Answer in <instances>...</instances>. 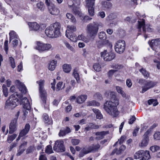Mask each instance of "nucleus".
<instances>
[{
  "mask_svg": "<svg viewBox=\"0 0 160 160\" xmlns=\"http://www.w3.org/2000/svg\"><path fill=\"white\" fill-rule=\"evenodd\" d=\"M119 104L118 100H116L114 102L112 101H107L104 105L103 108L106 112L113 118L117 117L119 114L116 106Z\"/></svg>",
  "mask_w": 160,
  "mask_h": 160,
  "instance_id": "f257e3e1",
  "label": "nucleus"
},
{
  "mask_svg": "<svg viewBox=\"0 0 160 160\" xmlns=\"http://www.w3.org/2000/svg\"><path fill=\"white\" fill-rule=\"evenodd\" d=\"M18 95L15 92L11 95L6 101L5 104L6 108H12L15 107L18 103V100L17 98Z\"/></svg>",
  "mask_w": 160,
  "mask_h": 160,
  "instance_id": "f03ea898",
  "label": "nucleus"
},
{
  "mask_svg": "<svg viewBox=\"0 0 160 160\" xmlns=\"http://www.w3.org/2000/svg\"><path fill=\"white\" fill-rule=\"evenodd\" d=\"M35 48L40 52L52 50V45L49 43H45L39 41L37 42Z\"/></svg>",
  "mask_w": 160,
  "mask_h": 160,
  "instance_id": "7ed1b4c3",
  "label": "nucleus"
},
{
  "mask_svg": "<svg viewBox=\"0 0 160 160\" xmlns=\"http://www.w3.org/2000/svg\"><path fill=\"white\" fill-rule=\"evenodd\" d=\"M99 24L93 23L89 24L87 26V32L91 37H95L98 32Z\"/></svg>",
  "mask_w": 160,
  "mask_h": 160,
  "instance_id": "20e7f679",
  "label": "nucleus"
},
{
  "mask_svg": "<svg viewBox=\"0 0 160 160\" xmlns=\"http://www.w3.org/2000/svg\"><path fill=\"white\" fill-rule=\"evenodd\" d=\"M134 157L136 159L142 157V160H148L150 158V156L149 151L140 150L135 153Z\"/></svg>",
  "mask_w": 160,
  "mask_h": 160,
  "instance_id": "39448f33",
  "label": "nucleus"
},
{
  "mask_svg": "<svg viewBox=\"0 0 160 160\" xmlns=\"http://www.w3.org/2000/svg\"><path fill=\"white\" fill-rule=\"evenodd\" d=\"M101 56L103 60L106 61H110L113 59L115 57V54L112 52H108L107 50H104L100 53Z\"/></svg>",
  "mask_w": 160,
  "mask_h": 160,
  "instance_id": "423d86ee",
  "label": "nucleus"
},
{
  "mask_svg": "<svg viewBox=\"0 0 160 160\" xmlns=\"http://www.w3.org/2000/svg\"><path fill=\"white\" fill-rule=\"evenodd\" d=\"M115 49L118 53L121 54L125 50V43L123 40L118 41L115 44Z\"/></svg>",
  "mask_w": 160,
  "mask_h": 160,
  "instance_id": "0eeeda50",
  "label": "nucleus"
},
{
  "mask_svg": "<svg viewBox=\"0 0 160 160\" xmlns=\"http://www.w3.org/2000/svg\"><path fill=\"white\" fill-rule=\"evenodd\" d=\"M150 132L149 130H147L143 135L142 138L139 143V146L141 148L146 147L149 142L148 135Z\"/></svg>",
  "mask_w": 160,
  "mask_h": 160,
  "instance_id": "6e6552de",
  "label": "nucleus"
},
{
  "mask_svg": "<svg viewBox=\"0 0 160 160\" xmlns=\"http://www.w3.org/2000/svg\"><path fill=\"white\" fill-rule=\"evenodd\" d=\"M53 150L57 152H63L65 151V148L64 145V142L62 140H58L56 141L53 147Z\"/></svg>",
  "mask_w": 160,
  "mask_h": 160,
  "instance_id": "1a4fd4ad",
  "label": "nucleus"
},
{
  "mask_svg": "<svg viewBox=\"0 0 160 160\" xmlns=\"http://www.w3.org/2000/svg\"><path fill=\"white\" fill-rule=\"evenodd\" d=\"M148 43L153 50L156 51L158 49H160V38L152 40Z\"/></svg>",
  "mask_w": 160,
  "mask_h": 160,
  "instance_id": "9d476101",
  "label": "nucleus"
},
{
  "mask_svg": "<svg viewBox=\"0 0 160 160\" xmlns=\"http://www.w3.org/2000/svg\"><path fill=\"white\" fill-rule=\"evenodd\" d=\"M53 28V31L56 38L59 37L60 35V29L61 28L60 23L59 22H55L51 25Z\"/></svg>",
  "mask_w": 160,
  "mask_h": 160,
  "instance_id": "9b49d317",
  "label": "nucleus"
},
{
  "mask_svg": "<svg viewBox=\"0 0 160 160\" xmlns=\"http://www.w3.org/2000/svg\"><path fill=\"white\" fill-rule=\"evenodd\" d=\"M138 29L139 30H140L141 28H142L143 31L144 32H145L146 31V29L147 31L149 32H151V28L149 27V25H145V20L144 19H142L141 21H138Z\"/></svg>",
  "mask_w": 160,
  "mask_h": 160,
  "instance_id": "f8f14e48",
  "label": "nucleus"
},
{
  "mask_svg": "<svg viewBox=\"0 0 160 160\" xmlns=\"http://www.w3.org/2000/svg\"><path fill=\"white\" fill-rule=\"evenodd\" d=\"M30 125L29 124L27 123L26 124L24 129L21 130L20 132L19 136L16 140L17 141L19 140L21 137L25 136L28 134L30 130Z\"/></svg>",
  "mask_w": 160,
  "mask_h": 160,
  "instance_id": "ddd939ff",
  "label": "nucleus"
},
{
  "mask_svg": "<svg viewBox=\"0 0 160 160\" xmlns=\"http://www.w3.org/2000/svg\"><path fill=\"white\" fill-rule=\"evenodd\" d=\"M156 84L155 82L151 81H147L146 82L145 85L142 87V92L144 93L149 89L153 87Z\"/></svg>",
  "mask_w": 160,
  "mask_h": 160,
  "instance_id": "4468645a",
  "label": "nucleus"
},
{
  "mask_svg": "<svg viewBox=\"0 0 160 160\" xmlns=\"http://www.w3.org/2000/svg\"><path fill=\"white\" fill-rule=\"evenodd\" d=\"M18 125L17 120L14 119L12 120L9 124V133L12 134L17 130Z\"/></svg>",
  "mask_w": 160,
  "mask_h": 160,
  "instance_id": "2eb2a0df",
  "label": "nucleus"
},
{
  "mask_svg": "<svg viewBox=\"0 0 160 160\" xmlns=\"http://www.w3.org/2000/svg\"><path fill=\"white\" fill-rule=\"evenodd\" d=\"M15 83L18 86L20 91L22 93L24 94L26 92V88L23 83L21 82L19 80H17L15 81Z\"/></svg>",
  "mask_w": 160,
  "mask_h": 160,
  "instance_id": "dca6fc26",
  "label": "nucleus"
},
{
  "mask_svg": "<svg viewBox=\"0 0 160 160\" xmlns=\"http://www.w3.org/2000/svg\"><path fill=\"white\" fill-rule=\"evenodd\" d=\"M53 28L51 27V25L47 28L45 31V32L46 35L49 37L51 38H56L53 31Z\"/></svg>",
  "mask_w": 160,
  "mask_h": 160,
  "instance_id": "f3484780",
  "label": "nucleus"
},
{
  "mask_svg": "<svg viewBox=\"0 0 160 160\" xmlns=\"http://www.w3.org/2000/svg\"><path fill=\"white\" fill-rule=\"evenodd\" d=\"M87 148L89 152V153L91 152L98 151V150L101 149L100 146L99 144L92 145L89 146Z\"/></svg>",
  "mask_w": 160,
  "mask_h": 160,
  "instance_id": "a211bd4d",
  "label": "nucleus"
},
{
  "mask_svg": "<svg viewBox=\"0 0 160 160\" xmlns=\"http://www.w3.org/2000/svg\"><path fill=\"white\" fill-rule=\"evenodd\" d=\"M40 96L43 103H46L47 97V93L46 91L44 89L39 90Z\"/></svg>",
  "mask_w": 160,
  "mask_h": 160,
  "instance_id": "6ab92c4d",
  "label": "nucleus"
},
{
  "mask_svg": "<svg viewBox=\"0 0 160 160\" xmlns=\"http://www.w3.org/2000/svg\"><path fill=\"white\" fill-rule=\"evenodd\" d=\"M22 102L23 105V108L27 110L30 108V105L28 100L26 97H24L22 100Z\"/></svg>",
  "mask_w": 160,
  "mask_h": 160,
  "instance_id": "aec40b11",
  "label": "nucleus"
},
{
  "mask_svg": "<svg viewBox=\"0 0 160 160\" xmlns=\"http://www.w3.org/2000/svg\"><path fill=\"white\" fill-rule=\"evenodd\" d=\"M28 25L29 26L30 29L31 30L34 31L38 30L40 27L39 24L36 22H28Z\"/></svg>",
  "mask_w": 160,
  "mask_h": 160,
  "instance_id": "412c9836",
  "label": "nucleus"
},
{
  "mask_svg": "<svg viewBox=\"0 0 160 160\" xmlns=\"http://www.w3.org/2000/svg\"><path fill=\"white\" fill-rule=\"evenodd\" d=\"M108 133V132L104 131L96 132L95 135L97 137L96 138L98 140L102 139L104 138V136Z\"/></svg>",
  "mask_w": 160,
  "mask_h": 160,
  "instance_id": "4be33fe9",
  "label": "nucleus"
},
{
  "mask_svg": "<svg viewBox=\"0 0 160 160\" xmlns=\"http://www.w3.org/2000/svg\"><path fill=\"white\" fill-rule=\"evenodd\" d=\"M87 96L86 95H81L78 96L76 98V102L78 103H82L84 102L87 99Z\"/></svg>",
  "mask_w": 160,
  "mask_h": 160,
  "instance_id": "5701e85b",
  "label": "nucleus"
},
{
  "mask_svg": "<svg viewBox=\"0 0 160 160\" xmlns=\"http://www.w3.org/2000/svg\"><path fill=\"white\" fill-rule=\"evenodd\" d=\"M76 28L74 25H68L67 26V29L66 32V35L68 36V34H72L73 32L75 31Z\"/></svg>",
  "mask_w": 160,
  "mask_h": 160,
  "instance_id": "b1692460",
  "label": "nucleus"
},
{
  "mask_svg": "<svg viewBox=\"0 0 160 160\" xmlns=\"http://www.w3.org/2000/svg\"><path fill=\"white\" fill-rule=\"evenodd\" d=\"M49 12L51 14L54 15H58L60 13L59 10L55 7L49 8Z\"/></svg>",
  "mask_w": 160,
  "mask_h": 160,
  "instance_id": "393cba45",
  "label": "nucleus"
},
{
  "mask_svg": "<svg viewBox=\"0 0 160 160\" xmlns=\"http://www.w3.org/2000/svg\"><path fill=\"white\" fill-rule=\"evenodd\" d=\"M57 63V61L53 60L51 61L48 64V68L49 70L53 71L56 68Z\"/></svg>",
  "mask_w": 160,
  "mask_h": 160,
  "instance_id": "a878e982",
  "label": "nucleus"
},
{
  "mask_svg": "<svg viewBox=\"0 0 160 160\" xmlns=\"http://www.w3.org/2000/svg\"><path fill=\"white\" fill-rule=\"evenodd\" d=\"M66 36L71 41L73 42H76L78 39V37H77V36L73 33L68 34V36L67 35Z\"/></svg>",
  "mask_w": 160,
  "mask_h": 160,
  "instance_id": "bb28decb",
  "label": "nucleus"
},
{
  "mask_svg": "<svg viewBox=\"0 0 160 160\" xmlns=\"http://www.w3.org/2000/svg\"><path fill=\"white\" fill-rule=\"evenodd\" d=\"M125 146L122 145L120 147L119 150H118L117 149H114L112 152V154H113L115 153H116L117 154H120L125 150Z\"/></svg>",
  "mask_w": 160,
  "mask_h": 160,
  "instance_id": "cd10ccee",
  "label": "nucleus"
},
{
  "mask_svg": "<svg viewBox=\"0 0 160 160\" xmlns=\"http://www.w3.org/2000/svg\"><path fill=\"white\" fill-rule=\"evenodd\" d=\"M43 121L46 123L48 124H52V122L51 119L49 118L48 116L46 113L43 115Z\"/></svg>",
  "mask_w": 160,
  "mask_h": 160,
  "instance_id": "c85d7f7f",
  "label": "nucleus"
},
{
  "mask_svg": "<svg viewBox=\"0 0 160 160\" xmlns=\"http://www.w3.org/2000/svg\"><path fill=\"white\" fill-rule=\"evenodd\" d=\"M72 76L76 79L77 82L78 83H79L80 82V78L77 69H74L73 71Z\"/></svg>",
  "mask_w": 160,
  "mask_h": 160,
  "instance_id": "c756f323",
  "label": "nucleus"
},
{
  "mask_svg": "<svg viewBox=\"0 0 160 160\" xmlns=\"http://www.w3.org/2000/svg\"><path fill=\"white\" fill-rule=\"evenodd\" d=\"M78 40H81L86 43H88L90 41V38L84 36L83 34L79 35L78 36Z\"/></svg>",
  "mask_w": 160,
  "mask_h": 160,
  "instance_id": "7c9ffc66",
  "label": "nucleus"
},
{
  "mask_svg": "<svg viewBox=\"0 0 160 160\" xmlns=\"http://www.w3.org/2000/svg\"><path fill=\"white\" fill-rule=\"evenodd\" d=\"M93 112L96 114V118L99 119H102L103 118V116L101 113L100 110L97 109H92Z\"/></svg>",
  "mask_w": 160,
  "mask_h": 160,
  "instance_id": "2f4dec72",
  "label": "nucleus"
},
{
  "mask_svg": "<svg viewBox=\"0 0 160 160\" xmlns=\"http://www.w3.org/2000/svg\"><path fill=\"white\" fill-rule=\"evenodd\" d=\"M88 8L89 14L91 16H93L94 14V5H86Z\"/></svg>",
  "mask_w": 160,
  "mask_h": 160,
  "instance_id": "473e14b6",
  "label": "nucleus"
},
{
  "mask_svg": "<svg viewBox=\"0 0 160 160\" xmlns=\"http://www.w3.org/2000/svg\"><path fill=\"white\" fill-rule=\"evenodd\" d=\"M63 71L66 73H69L71 70V67L70 65L64 64L63 66Z\"/></svg>",
  "mask_w": 160,
  "mask_h": 160,
  "instance_id": "72a5a7b5",
  "label": "nucleus"
},
{
  "mask_svg": "<svg viewBox=\"0 0 160 160\" xmlns=\"http://www.w3.org/2000/svg\"><path fill=\"white\" fill-rule=\"evenodd\" d=\"M10 36L9 42H10L12 39L18 38V36L16 33L13 31H11L9 33Z\"/></svg>",
  "mask_w": 160,
  "mask_h": 160,
  "instance_id": "f704fd0d",
  "label": "nucleus"
},
{
  "mask_svg": "<svg viewBox=\"0 0 160 160\" xmlns=\"http://www.w3.org/2000/svg\"><path fill=\"white\" fill-rule=\"evenodd\" d=\"M17 134H13L11 135H8L7 141L8 143H10L17 137Z\"/></svg>",
  "mask_w": 160,
  "mask_h": 160,
  "instance_id": "c9c22d12",
  "label": "nucleus"
},
{
  "mask_svg": "<svg viewBox=\"0 0 160 160\" xmlns=\"http://www.w3.org/2000/svg\"><path fill=\"white\" fill-rule=\"evenodd\" d=\"M116 89L117 92L120 94L123 97H126V94L123 91L122 88L118 86H117L116 87Z\"/></svg>",
  "mask_w": 160,
  "mask_h": 160,
  "instance_id": "e433bc0d",
  "label": "nucleus"
},
{
  "mask_svg": "<svg viewBox=\"0 0 160 160\" xmlns=\"http://www.w3.org/2000/svg\"><path fill=\"white\" fill-rule=\"evenodd\" d=\"M139 71L141 72L145 78H148L149 76V74L146 70L143 68L140 69Z\"/></svg>",
  "mask_w": 160,
  "mask_h": 160,
  "instance_id": "4c0bfd02",
  "label": "nucleus"
},
{
  "mask_svg": "<svg viewBox=\"0 0 160 160\" xmlns=\"http://www.w3.org/2000/svg\"><path fill=\"white\" fill-rule=\"evenodd\" d=\"M65 84L64 83L63 86V82H58L57 85L56 90L58 91L62 89H63L65 87Z\"/></svg>",
  "mask_w": 160,
  "mask_h": 160,
  "instance_id": "58836bf2",
  "label": "nucleus"
},
{
  "mask_svg": "<svg viewBox=\"0 0 160 160\" xmlns=\"http://www.w3.org/2000/svg\"><path fill=\"white\" fill-rule=\"evenodd\" d=\"M102 5L106 8H110L112 7V4L109 2L103 1L102 2Z\"/></svg>",
  "mask_w": 160,
  "mask_h": 160,
  "instance_id": "ea45409f",
  "label": "nucleus"
},
{
  "mask_svg": "<svg viewBox=\"0 0 160 160\" xmlns=\"http://www.w3.org/2000/svg\"><path fill=\"white\" fill-rule=\"evenodd\" d=\"M87 103L88 106H98L100 105V103L95 100L89 101Z\"/></svg>",
  "mask_w": 160,
  "mask_h": 160,
  "instance_id": "a19ab883",
  "label": "nucleus"
},
{
  "mask_svg": "<svg viewBox=\"0 0 160 160\" xmlns=\"http://www.w3.org/2000/svg\"><path fill=\"white\" fill-rule=\"evenodd\" d=\"M158 57V60L156 59L154 60V62L156 63V66L157 68L160 69V54L158 53L157 54Z\"/></svg>",
  "mask_w": 160,
  "mask_h": 160,
  "instance_id": "79ce46f5",
  "label": "nucleus"
},
{
  "mask_svg": "<svg viewBox=\"0 0 160 160\" xmlns=\"http://www.w3.org/2000/svg\"><path fill=\"white\" fill-rule=\"evenodd\" d=\"M45 81L43 80H40L39 81L37 82V83H38L39 86V90L44 89V86Z\"/></svg>",
  "mask_w": 160,
  "mask_h": 160,
  "instance_id": "37998d69",
  "label": "nucleus"
},
{
  "mask_svg": "<svg viewBox=\"0 0 160 160\" xmlns=\"http://www.w3.org/2000/svg\"><path fill=\"white\" fill-rule=\"evenodd\" d=\"M66 16L68 18L71 20V21L73 23H75L76 22L75 18L72 15L69 13H67Z\"/></svg>",
  "mask_w": 160,
  "mask_h": 160,
  "instance_id": "c03bdc74",
  "label": "nucleus"
},
{
  "mask_svg": "<svg viewBox=\"0 0 160 160\" xmlns=\"http://www.w3.org/2000/svg\"><path fill=\"white\" fill-rule=\"evenodd\" d=\"M89 153L87 148H83L80 152L79 156L80 157H83L84 155L87 154Z\"/></svg>",
  "mask_w": 160,
  "mask_h": 160,
  "instance_id": "a18cd8bd",
  "label": "nucleus"
},
{
  "mask_svg": "<svg viewBox=\"0 0 160 160\" xmlns=\"http://www.w3.org/2000/svg\"><path fill=\"white\" fill-rule=\"evenodd\" d=\"M150 149L152 152H155L160 150V147L157 145H154L151 147Z\"/></svg>",
  "mask_w": 160,
  "mask_h": 160,
  "instance_id": "49530a36",
  "label": "nucleus"
},
{
  "mask_svg": "<svg viewBox=\"0 0 160 160\" xmlns=\"http://www.w3.org/2000/svg\"><path fill=\"white\" fill-rule=\"evenodd\" d=\"M45 152L46 153L49 154L53 152L52 146L50 145L47 146L46 148Z\"/></svg>",
  "mask_w": 160,
  "mask_h": 160,
  "instance_id": "de8ad7c7",
  "label": "nucleus"
},
{
  "mask_svg": "<svg viewBox=\"0 0 160 160\" xmlns=\"http://www.w3.org/2000/svg\"><path fill=\"white\" fill-rule=\"evenodd\" d=\"M148 103L149 105H150L152 104H153L154 106H156L158 104L157 101L156 99H151L148 101Z\"/></svg>",
  "mask_w": 160,
  "mask_h": 160,
  "instance_id": "09e8293b",
  "label": "nucleus"
},
{
  "mask_svg": "<svg viewBox=\"0 0 160 160\" xmlns=\"http://www.w3.org/2000/svg\"><path fill=\"white\" fill-rule=\"evenodd\" d=\"M9 61L12 68H14L16 67L15 63L14 58L12 57H10L9 58Z\"/></svg>",
  "mask_w": 160,
  "mask_h": 160,
  "instance_id": "8fccbe9b",
  "label": "nucleus"
},
{
  "mask_svg": "<svg viewBox=\"0 0 160 160\" xmlns=\"http://www.w3.org/2000/svg\"><path fill=\"white\" fill-rule=\"evenodd\" d=\"M93 68L96 71L99 72L101 70V67L98 63H96L93 65Z\"/></svg>",
  "mask_w": 160,
  "mask_h": 160,
  "instance_id": "3c124183",
  "label": "nucleus"
},
{
  "mask_svg": "<svg viewBox=\"0 0 160 160\" xmlns=\"http://www.w3.org/2000/svg\"><path fill=\"white\" fill-rule=\"evenodd\" d=\"M98 37L100 39L104 40L106 38L107 36L105 33L104 32H102L99 33Z\"/></svg>",
  "mask_w": 160,
  "mask_h": 160,
  "instance_id": "603ef678",
  "label": "nucleus"
},
{
  "mask_svg": "<svg viewBox=\"0 0 160 160\" xmlns=\"http://www.w3.org/2000/svg\"><path fill=\"white\" fill-rule=\"evenodd\" d=\"M3 93L5 97L8 95V90L5 85H3L2 86Z\"/></svg>",
  "mask_w": 160,
  "mask_h": 160,
  "instance_id": "864d4df0",
  "label": "nucleus"
},
{
  "mask_svg": "<svg viewBox=\"0 0 160 160\" xmlns=\"http://www.w3.org/2000/svg\"><path fill=\"white\" fill-rule=\"evenodd\" d=\"M37 6L38 8L41 11H43L45 9L44 4L42 2H40L38 3Z\"/></svg>",
  "mask_w": 160,
  "mask_h": 160,
  "instance_id": "5fc2aeb1",
  "label": "nucleus"
},
{
  "mask_svg": "<svg viewBox=\"0 0 160 160\" xmlns=\"http://www.w3.org/2000/svg\"><path fill=\"white\" fill-rule=\"evenodd\" d=\"M94 98L95 99L98 100H102V97L101 95L98 92L96 93L93 96Z\"/></svg>",
  "mask_w": 160,
  "mask_h": 160,
  "instance_id": "6e6d98bb",
  "label": "nucleus"
},
{
  "mask_svg": "<svg viewBox=\"0 0 160 160\" xmlns=\"http://www.w3.org/2000/svg\"><path fill=\"white\" fill-rule=\"evenodd\" d=\"M64 42L66 46L72 52H74V48L68 42Z\"/></svg>",
  "mask_w": 160,
  "mask_h": 160,
  "instance_id": "4d7b16f0",
  "label": "nucleus"
},
{
  "mask_svg": "<svg viewBox=\"0 0 160 160\" xmlns=\"http://www.w3.org/2000/svg\"><path fill=\"white\" fill-rule=\"evenodd\" d=\"M71 142L73 145H78L80 142V140L76 139H72L71 140Z\"/></svg>",
  "mask_w": 160,
  "mask_h": 160,
  "instance_id": "13d9d810",
  "label": "nucleus"
},
{
  "mask_svg": "<svg viewBox=\"0 0 160 160\" xmlns=\"http://www.w3.org/2000/svg\"><path fill=\"white\" fill-rule=\"evenodd\" d=\"M117 71L116 70H111L108 72V75L109 78L112 77L113 74Z\"/></svg>",
  "mask_w": 160,
  "mask_h": 160,
  "instance_id": "bf43d9fd",
  "label": "nucleus"
},
{
  "mask_svg": "<svg viewBox=\"0 0 160 160\" xmlns=\"http://www.w3.org/2000/svg\"><path fill=\"white\" fill-rule=\"evenodd\" d=\"M95 0H86V5H94Z\"/></svg>",
  "mask_w": 160,
  "mask_h": 160,
  "instance_id": "052dcab7",
  "label": "nucleus"
},
{
  "mask_svg": "<svg viewBox=\"0 0 160 160\" xmlns=\"http://www.w3.org/2000/svg\"><path fill=\"white\" fill-rule=\"evenodd\" d=\"M73 11L76 15H78L80 16H81V13L79 8H74L73 9Z\"/></svg>",
  "mask_w": 160,
  "mask_h": 160,
  "instance_id": "680f3d73",
  "label": "nucleus"
},
{
  "mask_svg": "<svg viewBox=\"0 0 160 160\" xmlns=\"http://www.w3.org/2000/svg\"><path fill=\"white\" fill-rule=\"evenodd\" d=\"M17 145V143L15 142L11 144L8 148L9 151H11L12 150V149L16 147Z\"/></svg>",
  "mask_w": 160,
  "mask_h": 160,
  "instance_id": "e2e57ef3",
  "label": "nucleus"
},
{
  "mask_svg": "<svg viewBox=\"0 0 160 160\" xmlns=\"http://www.w3.org/2000/svg\"><path fill=\"white\" fill-rule=\"evenodd\" d=\"M154 138L156 140H160V132H156L153 136Z\"/></svg>",
  "mask_w": 160,
  "mask_h": 160,
  "instance_id": "0e129e2a",
  "label": "nucleus"
},
{
  "mask_svg": "<svg viewBox=\"0 0 160 160\" xmlns=\"http://www.w3.org/2000/svg\"><path fill=\"white\" fill-rule=\"evenodd\" d=\"M126 139V137L125 136H122L120 139L118 140V142H117L116 143L114 144V145H115L116 144L118 143V142L120 144H121L123 143L125 139Z\"/></svg>",
  "mask_w": 160,
  "mask_h": 160,
  "instance_id": "69168bd1",
  "label": "nucleus"
},
{
  "mask_svg": "<svg viewBox=\"0 0 160 160\" xmlns=\"http://www.w3.org/2000/svg\"><path fill=\"white\" fill-rule=\"evenodd\" d=\"M88 126H89L91 129H98L99 128V126L94 125V124L92 123H90Z\"/></svg>",
  "mask_w": 160,
  "mask_h": 160,
  "instance_id": "338daca9",
  "label": "nucleus"
},
{
  "mask_svg": "<svg viewBox=\"0 0 160 160\" xmlns=\"http://www.w3.org/2000/svg\"><path fill=\"white\" fill-rule=\"evenodd\" d=\"M126 84L128 88H131L132 85L131 80L130 79H127L126 80Z\"/></svg>",
  "mask_w": 160,
  "mask_h": 160,
  "instance_id": "774afa93",
  "label": "nucleus"
}]
</instances>
